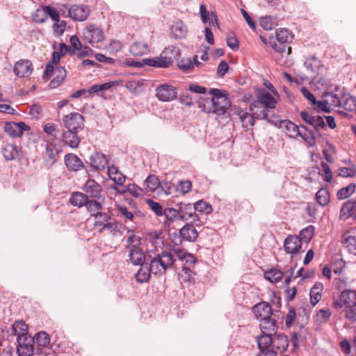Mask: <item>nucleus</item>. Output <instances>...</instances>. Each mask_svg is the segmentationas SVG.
I'll use <instances>...</instances> for the list:
<instances>
[{"mask_svg": "<svg viewBox=\"0 0 356 356\" xmlns=\"http://www.w3.org/2000/svg\"><path fill=\"white\" fill-rule=\"evenodd\" d=\"M259 353L257 356H277L283 353L289 346V339L283 333L273 336H259L257 338Z\"/></svg>", "mask_w": 356, "mask_h": 356, "instance_id": "obj_1", "label": "nucleus"}, {"mask_svg": "<svg viewBox=\"0 0 356 356\" xmlns=\"http://www.w3.org/2000/svg\"><path fill=\"white\" fill-rule=\"evenodd\" d=\"M280 126L285 129L286 134L291 138L301 137L309 146L316 145V137L312 130L305 125L298 126L290 120H283Z\"/></svg>", "mask_w": 356, "mask_h": 356, "instance_id": "obj_2", "label": "nucleus"}, {"mask_svg": "<svg viewBox=\"0 0 356 356\" xmlns=\"http://www.w3.org/2000/svg\"><path fill=\"white\" fill-rule=\"evenodd\" d=\"M209 93L212 95L211 102L212 111H206L205 106H203L202 111L206 113H213L218 115H224L231 106V102L227 97V92L218 88H211Z\"/></svg>", "mask_w": 356, "mask_h": 356, "instance_id": "obj_3", "label": "nucleus"}, {"mask_svg": "<svg viewBox=\"0 0 356 356\" xmlns=\"http://www.w3.org/2000/svg\"><path fill=\"white\" fill-rule=\"evenodd\" d=\"M175 261L174 255L171 252L161 251L150 261L149 268H152V273L156 275L165 274L168 269L172 268Z\"/></svg>", "mask_w": 356, "mask_h": 356, "instance_id": "obj_4", "label": "nucleus"}, {"mask_svg": "<svg viewBox=\"0 0 356 356\" xmlns=\"http://www.w3.org/2000/svg\"><path fill=\"white\" fill-rule=\"evenodd\" d=\"M194 222H187L178 232L170 234V238L175 245H181L184 242H195L198 237V232Z\"/></svg>", "mask_w": 356, "mask_h": 356, "instance_id": "obj_5", "label": "nucleus"}, {"mask_svg": "<svg viewBox=\"0 0 356 356\" xmlns=\"http://www.w3.org/2000/svg\"><path fill=\"white\" fill-rule=\"evenodd\" d=\"M180 54V50L175 46H170L164 49L159 57L145 58V64L148 66L167 68L172 63V58Z\"/></svg>", "mask_w": 356, "mask_h": 356, "instance_id": "obj_6", "label": "nucleus"}, {"mask_svg": "<svg viewBox=\"0 0 356 356\" xmlns=\"http://www.w3.org/2000/svg\"><path fill=\"white\" fill-rule=\"evenodd\" d=\"M293 35L287 29H281L276 31V40L278 44L273 40H270L271 47L277 52L284 53L287 54L291 52V47L289 44L292 41Z\"/></svg>", "mask_w": 356, "mask_h": 356, "instance_id": "obj_7", "label": "nucleus"}, {"mask_svg": "<svg viewBox=\"0 0 356 356\" xmlns=\"http://www.w3.org/2000/svg\"><path fill=\"white\" fill-rule=\"evenodd\" d=\"M179 212V219L182 221L194 222L195 226L201 227L203 221L199 214L195 213L194 204L181 202L177 204Z\"/></svg>", "mask_w": 356, "mask_h": 356, "instance_id": "obj_8", "label": "nucleus"}, {"mask_svg": "<svg viewBox=\"0 0 356 356\" xmlns=\"http://www.w3.org/2000/svg\"><path fill=\"white\" fill-rule=\"evenodd\" d=\"M356 305V291L345 289L340 295L339 300H334L332 302L334 309L339 310L345 308H353Z\"/></svg>", "mask_w": 356, "mask_h": 356, "instance_id": "obj_9", "label": "nucleus"}, {"mask_svg": "<svg viewBox=\"0 0 356 356\" xmlns=\"http://www.w3.org/2000/svg\"><path fill=\"white\" fill-rule=\"evenodd\" d=\"M92 217L97 219L95 223L96 227H100V232H104L106 229L111 231H117L118 228V222L116 220L111 222V216L105 212H97L91 214Z\"/></svg>", "mask_w": 356, "mask_h": 356, "instance_id": "obj_10", "label": "nucleus"}, {"mask_svg": "<svg viewBox=\"0 0 356 356\" xmlns=\"http://www.w3.org/2000/svg\"><path fill=\"white\" fill-rule=\"evenodd\" d=\"M17 351L19 356H31L35 352L34 338L30 335L17 337Z\"/></svg>", "mask_w": 356, "mask_h": 356, "instance_id": "obj_11", "label": "nucleus"}, {"mask_svg": "<svg viewBox=\"0 0 356 356\" xmlns=\"http://www.w3.org/2000/svg\"><path fill=\"white\" fill-rule=\"evenodd\" d=\"M63 122L67 131L82 130L85 126V120L83 116L76 112H72L68 115H64Z\"/></svg>", "mask_w": 356, "mask_h": 356, "instance_id": "obj_12", "label": "nucleus"}, {"mask_svg": "<svg viewBox=\"0 0 356 356\" xmlns=\"http://www.w3.org/2000/svg\"><path fill=\"white\" fill-rule=\"evenodd\" d=\"M250 110L257 120H266L268 123L275 125L279 122L278 117L271 114V111L263 106H254V102L251 104Z\"/></svg>", "mask_w": 356, "mask_h": 356, "instance_id": "obj_13", "label": "nucleus"}, {"mask_svg": "<svg viewBox=\"0 0 356 356\" xmlns=\"http://www.w3.org/2000/svg\"><path fill=\"white\" fill-rule=\"evenodd\" d=\"M156 96L161 102H170L177 96V88L170 84H161L156 88Z\"/></svg>", "mask_w": 356, "mask_h": 356, "instance_id": "obj_14", "label": "nucleus"}, {"mask_svg": "<svg viewBox=\"0 0 356 356\" xmlns=\"http://www.w3.org/2000/svg\"><path fill=\"white\" fill-rule=\"evenodd\" d=\"M277 101L275 98L265 89L259 92L257 100L254 101V106H259L268 108L269 111L275 108Z\"/></svg>", "mask_w": 356, "mask_h": 356, "instance_id": "obj_15", "label": "nucleus"}, {"mask_svg": "<svg viewBox=\"0 0 356 356\" xmlns=\"http://www.w3.org/2000/svg\"><path fill=\"white\" fill-rule=\"evenodd\" d=\"M82 190L85 194L88 195V198L100 200L104 197L102 194V186L92 179H88L82 187Z\"/></svg>", "mask_w": 356, "mask_h": 356, "instance_id": "obj_16", "label": "nucleus"}, {"mask_svg": "<svg viewBox=\"0 0 356 356\" xmlns=\"http://www.w3.org/2000/svg\"><path fill=\"white\" fill-rule=\"evenodd\" d=\"M30 127L24 122H7L4 126L5 132L13 138L22 136L24 131H28Z\"/></svg>", "mask_w": 356, "mask_h": 356, "instance_id": "obj_17", "label": "nucleus"}, {"mask_svg": "<svg viewBox=\"0 0 356 356\" xmlns=\"http://www.w3.org/2000/svg\"><path fill=\"white\" fill-rule=\"evenodd\" d=\"M90 15V9L87 6L75 4L70 7L69 17L74 21L83 22Z\"/></svg>", "mask_w": 356, "mask_h": 356, "instance_id": "obj_18", "label": "nucleus"}, {"mask_svg": "<svg viewBox=\"0 0 356 356\" xmlns=\"http://www.w3.org/2000/svg\"><path fill=\"white\" fill-rule=\"evenodd\" d=\"M83 35L89 43H97L104 40L103 31L93 24L88 26L83 31Z\"/></svg>", "mask_w": 356, "mask_h": 356, "instance_id": "obj_19", "label": "nucleus"}, {"mask_svg": "<svg viewBox=\"0 0 356 356\" xmlns=\"http://www.w3.org/2000/svg\"><path fill=\"white\" fill-rule=\"evenodd\" d=\"M253 313L255 316L261 318H267L271 316H276V310L273 311L272 306L266 301H261L252 308Z\"/></svg>", "mask_w": 356, "mask_h": 356, "instance_id": "obj_20", "label": "nucleus"}, {"mask_svg": "<svg viewBox=\"0 0 356 356\" xmlns=\"http://www.w3.org/2000/svg\"><path fill=\"white\" fill-rule=\"evenodd\" d=\"M259 326L262 332L261 336H273L278 328L277 319L273 316L261 318Z\"/></svg>", "mask_w": 356, "mask_h": 356, "instance_id": "obj_21", "label": "nucleus"}, {"mask_svg": "<svg viewBox=\"0 0 356 356\" xmlns=\"http://www.w3.org/2000/svg\"><path fill=\"white\" fill-rule=\"evenodd\" d=\"M90 166L95 171L104 170L108 164L106 156L99 152H93L89 157Z\"/></svg>", "mask_w": 356, "mask_h": 356, "instance_id": "obj_22", "label": "nucleus"}, {"mask_svg": "<svg viewBox=\"0 0 356 356\" xmlns=\"http://www.w3.org/2000/svg\"><path fill=\"white\" fill-rule=\"evenodd\" d=\"M33 65L29 60H18L13 69L15 75L19 78L29 76L33 72Z\"/></svg>", "mask_w": 356, "mask_h": 356, "instance_id": "obj_23", "label": "nucleus"}, {"mask_svg": "<svg viewBox=\"0 0 356 356\" xmlns=\"http://www.w3.org/2000/svg\"><path fill=\"white\" fill-rule=\"evenodd\" d=\"M64 161L70 171L76 172L86 168L85 165L79 156L73 153H67L64 156Z\"/></svg>", "mask_w": 356, "mask_h": 356, "instance_id": "obj_24", "label": "nucleus"}, {"mask_svg": "<svg viewBox=\"0 0 356 356\" xmlns=\"http://www.w3.org/2000/svg\"><path fill=\"white\" fill-rule=\"evenodd\" d=\"M284 248L287 253L298 254L300 252L302 243L300 238H298V236L289 235L284 240Z\"/></svg>", "mask_w": 356, "mask_h": 356, "instance_id": "obj_25", "label": "nucleus"}, {"mask_svg": "<svg viewBox=\"0 0 356 356\" xmlns=\"http://www.w3.org/2000/svg\"><path fill=\"white\" fill-rule=\"evenodd\" d=\"M33 338H34V344H37L35 349L36 354H43L42 348H46L49 345V335L46 332L42 331L36 333Z\"/></svg>", "mask_w": 356, "mask_h": 356, "instance_id": "obj_26", "label": "nucleus"}, {"mask_svg": "<svg viewBox=\"0 0 356 356\" xmlns=\"http://www.w3.org/2000/svg\"><path fill=\"white\" fill-rule=\"evenodd\" d=\"M356 210V200H348L344 202L340 210L339 218L342 220H346L349 218H353L355 216Z\"/></svg>", "mask_w": 356, "mask_h": 356, "instance_id": "obj_27", "label": "nucleus"}, {"mask_svg": "<svg viewBox=\"0 0 356 356\" xmlns=\"http://www.w3.org/2000/svg\"><path fill=\"white\" fill-rule=\"evenodd\" d=\"M171 36L176 39L180 40L185 38L188 33V28L181 20L174 22L170 27Z\"/></svg>", "mask_w": 356, "mask_h": 356, "instance_id": "obj_28", "label": "nucleus"}, {"mask_svg": "<svg viewBox=\"0 0 356 356\" xmlns=\"http://www.w3.org/2000/svg\"><path fill=\"white\" fill-rule=\"evenodd\" d=\"M63 143L71 148H77L79 146L81 138L76 131H65L62 134Z\"/></svg>", "mask_w": 356, "mask_h": 356, "instance_id": "obj_29", "label": "nucleus"}, {"mask_svg": "<svg viewBox=\"0 0 356 356\" xmlns=\"http://www.w3.org/2000/svg\"><path fill=\"white\" fill-rule=\"evenodd\" d=\"M342 89L339 86L335 87V92H324L322 95V98H325L328 101L330 106L340 107V104L342 95H340V91Z\"/></svg>", "mask_w": 356, "mask_h": 356, "instance_id": "obj_30", "label": "nucleus"}, {"mask_svg": "<svg viewBox=\"0 0 356 356\" xmlns=\"http://www.w3.org/2000/svg\"><path fill=\"white\" fill-rule=\"evenodd\" d=\"M340 95H342L340 107L348 111H353L356 109V98L351 96L349 93L344 91V88L340 91Z\"/></svg>", "mask_w": 356, "mask_h": 356, "instance_id": "obj_31", "label": "nucleus"}, {"mask_svg": "<svg viewBox=\"0 0 356 356\" xmlns=\"http://www.w3.org/2000/svg\"><path fill=\"white\" fill-rule=\"evenodd\" d=\"M163 216H165V220L163 221L164 225L165 227H170V225L179 219V209L166 207L164 209V212H163Z\"/></svg>", "mask_w": 356, "mask_h": 356, "instance_id": "obj_32", "label": "nucleus"}, {"mask_svg": "<svg viewBox=\"0 0 356 356\" xmlns=\"http://www.w3.org/2000/svg\"><path fill=\"white\" fill-rule=\"evenodd\" d=\"M341 243L348 252L356 255V236L349 235L346 231L342 235Z\"/></svg>", "mask_w": 356, "mask_h": 356, "instance_id": "obj_33", "label": "nucleus"}, {"mask_svg": "<svg viewBox=\"0 0 356 356\" xmlns=\"http://www.w3.org/2000/svg\"><path fill=\"white\" fill-rule=\"evenodd\" d=\"M131 262L135 265H142V264H147L145 262L147 257L141 248L132 249L129 254Z\"/></svg>", "mask_w": 356, "mask_h": 356, "instance_id": "obj_34", "label": "nucleus"}, {"mask_svg": "<svg viewBox=\"0 0 356 356\" xmlns=\"http://www.w3.org/2000/svg\"><path fill=\"white\" fill-rule=\"evenodd\" d=\"M88 200V195L81 192H73L70 198V202L72 205L81 208L86 207Z\"/></svg>", "mask_w": 356, "mask_h": 356, "instance_id": "obj_35", "label": "nucleus"}, {"mask_svg": "<svg viewBox=\"0 0 356 356\" xmlns=\"http://www.w3.org/2000/svg\"><path fill=\"white\" fill-rule=\"evenodd\" d=\"M108 174L110 179L119 186H122L125 181L126 176L115 165L108 168Z\"/></svg>", "mask_w": 356, "mask_h": 356, "instance_id": "obj_36", "label": "nucleus"}, {"mask_svg": "<svg viewBox=\"0 0 356 356\" xmlns=\"http://www.w3.org/2000/svg\"><path fill=\"white\" fill-rule=\"evenodd\" d=\"M149 264H142L140 269L136 274V280L139 283H144L149 281L152 268H149Z\"/></svg>", "mask_w": 356, "mask_h": 356, "instance_id": "obj_37", "label": "nucleus"}, {"mask_svg": "<svg viewBox=\"0 0 356 356\" xmlns=\"http://www.w3.org/2000/svg\"><path fill=\"white\" fill-rule=\"evenodd\" d=\"M323 290V285L321 282H316L311 288L309 292L310 302L315 306L321 299V293Z\"/></svg>", "mask_w": 356, "mask_h": 356, "instance_id": "obj_38", "label": "nucleus"}, {"mask_svg": "<svg viewBox=\"0 0 356 356\" xmlns=\"http://www.w3.org/2000/svg\"><path fill=\"white\" fill-rule=\"evenodd\" d=\"M19 149L18 147L13 144H6L2 148V153L6 161L14 160L19 154Z\"/></svg>", "mask_w": 356, "mask_h": 356, "instance_id": "obj_39", "label": "nucleus"}, {"mask_svg": "<svg viewBox=\"0 0 356 356\" xmlns=\"http://www.w3.org/2000/svg\"><path fill=\"white\" fill-rule=\"evenodd\" d=\"M55 73L56 74V77L54 78L49 83V87L51 88H55L60 86L67 75V72L65 67L61 66L56 68Z\"/></svg>", "mask_w": 356, "mask_h": 356, "instance_id": "obj_40", "label": "nucleus"}, {"mask_svg": "<svg viewBox=\"0 0 356 356\" xmlns=\"http://www.w3.org/2000/svg\"><path fill=\"white\" fill-rule=\"evenodd\" d=\"M105 203V197H102V199L97 200V199H92L90 200L88 198L87 204H86V209L89 212H101L103 209V205Z\"/></svg>", "mask_w": 356, "mask_h": 356, "instance_id": "obj_41", "label": "nucleus"}, {"mask_svg": "<svg viewBox=\"0 0 356 356\" xmlns=\"http://www.w3.org/2000/svg\"><path fill=\"white\" fill-rule=\"evenodd\" d=\"M58 154V149L54 144H47L45 152L44 153V158L47 161H51V164H54L56 161V156Z\"/></svg>", "mask_w": 356, "mask_h": 356, "instance_id": "obj_42", "label": "nucleus"}, {"mask_svg": "<svg viewBox=\"0 0 356 356\" xmlns=\"http://www.w3.org/2000/svg\"><path fill=\"white\" fill-rule=\"evenodd\" d=\"M148 51V46L146 43L136 42L129 48L130 53L134 56H140Z\"/></svg>", "mask_w": 356, "mask_h": 356, "instance_id": "obj_43", "label": "nucleus"}, {"mask_svg": "<svg viewBox=\"0 0 356 356\" xmlns=\"http://www.w3.org/2000/svg\"><path fill=\"white\" fill-rule=\"evenodd\" d=\"M315 198L321 206L325 207L330 201V193L327 189L321 188L316 193Z\"/></svg>", "mask_w": 356, "mask_h": 356, "instance_id": "obj_44", "label": "nucleus"}, {"mask_svg": "<svg viewBox=\"0 0 356 356\" xmlns=\"http://www.w3.org/2000/svg\"><path fill=\"white\" fill-rule=\"evenodd\" d=\"M320 65L321 61L316 56L313 55L305 58L304 66L308 71L311 72L312 73H316V70Z\"/></svg>", "mask_w": 356, "mask_h": 356, "instance_id": "obj_45", "label": "nucleus"}, {"mask_svg": "<svg viewBox=\"0 0 356 356\" xmlns=\"http://www.w3.org/2000/svg\"><path fill=\"white\" fill-rule=\"evenodd\" d=\"M314 227L313 225H309L300 232L298 238H300L301 243L302 242L309 243L314 234Z\"/></svg>", "mask_w": 356, "mask_h": 356, "instance_id": "obj_46", "label": "nucleus"}, {"mask_svg": "<svg viewBox=\"0 0 356 356\" xmlns=\"http://www.w3.org/2000/svg\"><path fill=\"white\" fill-rule=\"evenodd\" d=\"M259 23L261 26L266 30H272L277 26V18L271 15L261 17Z\"/></svg>", "mask_w": 356, "mask_h": 356, "instance_id": "obj_47", "label": "nucleus"}, {"mask_svg": "<svg viewBox=\"0 0 356 356\" xmlns=\"http://www.w3.org/2000/svg\"><path fill=\"white\" fill-rule=\"evenodd\" d=\"M13 330L17 337L29 335V327L23 321H15L13 325Z\"/></svg>", "mask_w": 356, "mask_h": 356, "instance_id": "obj_48", "label": "nucleus"}, {"mask_svg": "<svg viewBox=\"0 0 356 356\" xmlns=\"http://www.w3.org/2000/svg\"><path fill=\"white\" fill-rule=\"evenodd\" d=\"M356 184L351 183L346 187L340 188L337 193V197L339 200H344L352 195L355 191Z\"/></svg>", "mask_w": 356, "mask_h": 356, "instance_id": "obj_49", "label": "nucleus"}, {"mask_svg": "<svg viewBox=\"0 0 356 356\" xmlns=\"http://www.w3.org/2000/svg\"><path fill=\"white\" fill-rule=\"evenodd\" d=\"M195 213L210 214L213 211L212 206L207 202L201 200L194 203Z\"/></svg>", "mask_w": 356, "mask_h": 356, "instance_id": "obj_50", "label": "nucleus"}, {"mask_svg": "<svg viewBox=\"0 0 356 356\" xmlns=\"http://www.w3.org/2000/svg\"><path fill=\"white\" fill-rule=\"evenodd\" d=\"M282 271L277 268H271L264 273V277L270 282H278L282 278Z\"/></svg>", "mask_w": 356, "mask_h": 356, "instance_id": "obj_51", "label": "nucleus"}, {"mask_svg": "<svg viewBox=\"0 0 356 356\" xmlns=\"http://www.w3.org/2000/svg\"><path fill=\"white\" fill-rule=\"evenodd\" d=\"M309 125H312L314 127V131H313L314 135L316 133H317V135L319 136H321L319 130L324 129L327 127V124L325 122L323 117L320 115H314L311 122L309 123Z\"/></svg>", "mask_w": 356, "mask_h": 356, "instance_id": "obj_52", "label": "nucleus"}, {"mask_svg": "<svg viewBox=\"0 0 356 356\" xmlns=\"http://www.w3.org/2000/svg\"><path fill=\"white\" fill-rule=\"evenodd\" d=\"M145 184L149 191H156L161 185L159 178L154 175H149L145 181Z\"/></svg>", "mask_w": 356, "mask_h": 356, "instance_id": "obj_53", "label": "nucleus"}, {"mask_svg": "<svg viewBox=\"0 0 356 356\" xmlns=\"http://www.w3.org/2000/svg\"><path fill=\"white\" fill-rule=\"evenodd\" d=\"M42 8L47 19L48 17H49L54 22H59V11L57 9L54 8L51 5H43Z\"/></svg>", "mask_w": 356, "mask_h": 356, "instance_id": "obj_54", "label": "nucleus"}, {"mask_svg": "<svg viewBox=\"0 0 356 356\" xmlns=\"http://www.w3.org/2000/svg\"><path fill=\"white\" fill-rule=\"evenodd\" d=\"M238 115L240 116L241 122L243 123V127H248V125L253 126L254 124V121L256 118L253 116L252 114L250 115L248 113H243L242 110L238 111Z\"/></svg>", "mask_w": 356, "mask_h": 356, "instance_id": "obj_55", "label": "nucleus"}, {"mask_svg": "<svg viewBox=\"0 0 356 356\" xmlns=\"http://www.w3.org/2000/svg\"><path fill=\"white\" fill-rule=\"evenodd\" d=\"M140 244L141 238L132 234L127 239V245L126 246V249H129V251L132 249H138L140 248Z\"/></svg>", "mask_w": 356, "mask_h": 356, "instance_id": "obj_56", "label": "nucleus"}, {"mask_svg": "<svg viewBox=\"0 0 356 356\" xmlns=\"http://www.w3.org/2000/svg\"><path fill=\"white\" fill-rule=\"evenodd\" d=\"M177 67L183 72H188L194 67V64L189 58H182L177 61Z\"/></svg>", "mask_w": 356, "mask_h": 356, "instance_id": "obj_57", "label": "nucleus"}, {"mask_svg": "<svg viewBox=\"0 0 356 356\" xmlns=\"http://www.w3.org/2000/svg\"><path fill=\"white\" fill-rule=\"evenodd\" d=\"M331 314L329 309H321L316 313V321L319 323H324L327 321Z\"/></svg>", "mask_w": 356, "mask_h": 356, "instance_id": "obj_58", "label": "nucleus"}, {"mask_svg": "<svg viewBox=\"0 0 356 356\" xmlns=\"http://www.w3.org/2000/svg\"><path fill=\"white\" fill-rule=\"evenodd\" d=\"M175 254L181 260H186L187 263H195L194 257L192 254L189 253L184 252V251L180 248H177L174 250Z\"/></svg>", "mask_w": 356, "mask_h": 356, "instance_id": "obj_59", "label": "nucleus"}, {"mask_svg": "<svg viewBox=\"0 0 356 356\" xmlns=\"http://www.w3.org/2000/svg\"><path fill=\"white\" fill-rule=\"evenodd\" d=\"M147 203L151 210L154 211L157 216H163V212H164V209L160 203L152 200H147Z\"/></svg>", "mask_w": 356, "mask_h": 356, "instance_id": "obj_60", "label": "nucleus"}, {"mask_svg": "<svg viewBox=\"0 0 356 356\" xmlns=\"http://www.w3.org/2000/svg\"><path fill=\"white\" fill-rule=\"evenodd\" d=\"M227 45L233 51H238L239 49V43L234 33H231L227 36Z\"/></svg>", "mask_w": 356, "mask_h": 356, "instance_id": "obj_61", "label": "nucleus"}, {"mask_svg": "<svg viewBox=\"0 0 356 356\" xmlns=\"http://www.w3.org/2000/svg\"><path fill=\"white\" fill-rule=\"evenodd\" d=\"M33 19L36 23L42 24L47 21L46 15L44 13L42 6L40 8L36 10V13L33 15Z\"/></svg>", "mask_w": 356, "mask_h": 356, "instance_id": "obj_62", "label": "nucleus"}, {"mask_svg": "<svg viewBox=\"0 0 356 356\" xmlns=\"http://www.w3.org/2000/svg\"><path fill=\"white\" fill-rule=\"evenodd\" d=\"M179 100L181 104L185 106H190L193 104L192 97L188 90L180 95Z\"/></svg>", "mask_w": 356, "mask_h": 356, "instance_id": "obj_63", "label": "nucleus"}, {"mask_svg": "<svg viewBox=\"0 0 356 356\" xmlns=\"http://www.w3.org/2000/svg\"><path fill=\"white\" fill-rule=\"evenodd\" d=\"M296 317V312L293 307H291L286 316L285 324L287 327H290L294 322Z\"/></svg>", "mask_w": 356, "mask_h": 356, "instance_id": "obj_64", "label": "nucleus"}]
</instances>
